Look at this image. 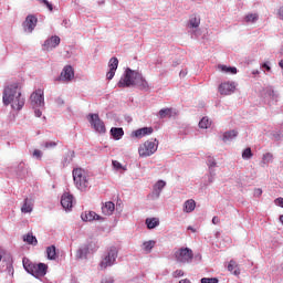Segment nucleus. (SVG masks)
Instances as JSON below:
<instances>
[{"mask_svg":"<svg viewBox=\"0 0 283 283\" xmlns=\"http://www.w3.org/2000/svg\"><path fill=\"white\" fill-rule=\"evenodd\" d=\"M269 163H273V154L268 153L263 155L262 165H269Z\"/></svg>","mask_w":283,"mask_h":283,"instance_id":"nucleus-39","label":"nucleus"},{"mask_svg":"<svg viewBox=\"0 0 283 283\" xmlns=\"http://www.w3.org/2000/svg\"><path fill=\"white\" fill-rule=\"evenodd\" d=\"M187 230H188V231H191L192 233H196V229H195L193 227H191V226H189V227L187 228Z\"/></svg>","mask_w":283,"mask_h":283,"instance_id":"nucleus-57","label":"nucleus"},{"mask_svg":"<svg viewBox=\"0 0 283 283\" xmlns=\"http://www.w3.org/2000/svg\"><path fill=\"white\" fill-rule=\"evenodd\" d=\"M56 145H59V143H56V142H43L41 144V147H43L44 149H54V147H56Z\"/></svg>","mask_w":283,"mask_h":283,"instance_id":"nucleus-38","label":"nucleus"},{"mask_svg":"<svg viewBox=\"0 0 283 283\" xmlns=\"http://www.w3.org/2000/svg\"><path fill=\"white\" fill-rule=\"evenodd\" d=\"M179 283H191V281H189V279H182L179 281Z\"/></svg>","mask_w":283,"mask_h":283,"instance_id":"nucleus-58","label":"nucleus"},{"mask_svg":"<svg viewBox=\"0 0 283 283\" xmlns=\"http://www.w3.org/2000/svg\"><path fill=\"white\" fill-rule=\"evenodd\" d=\"M46 258L48 260H56V247L50 245L46 248Z\"/></svg>","mask_w":283,"mask_h":283,"instance_id":"nucleus-26","label":"nucleus"},{"mask_svg":"<svg viewBox=\"0 0 283 283\" xmlns=\"http://www.w3.org/2000/svg\"><path fill=\"white\" fill-rule=\"evenodd\" d=\"M274 205H276V207H282L283 208V198L282 197L276 198L274 200Z\"/></svg>","mask_w":283,"mask_h":283,"instance_id":"nucleus-47","label":"nucleus"},{"mask_svg":"<svg viewBox=\"0 0 283 283\" xmlns=\"http://www.w3.org/2000/svg\"><path fill=\"white\" fill-rule=\"evenodd\" d=\"M90 253V245L83 244L78 248L76 252V259L77 260H85L87 259V254Z\"/></svg>","mask_w":283,"mask_h":283,"instance_id":"nucleus-21","label":"nucleus"},{"mask_svg":"<svg viewBox=\"0 0 283 283\" xmlns=\"http://www.w3.org/2000/svg\"><path fill=\"white\" fill-rule=\"evenodd\" d=\"M187 74V71H180V73H179V76L181 77V78H185V75Z\"/></svg>","mask_w":283,"mask_h":283,"instance_id":"nucleus-56","label":"nucleus"},{"mask_svg":"<svg viewBox=\"0 0 283 283\" xmlns=\"http://www.w3.org/2000/svg\"><path fill=\"white\" fill-rule=\"evenodd\" d=\"M272 136H273L274 140H281L282 139V133L276 132V133H273Z\"/></svg>","mask_w":283,"mask_h":283,"instance_id":"nucleus-48","label":"nucleus"},{"mask_svg":"<svg viewBox=\"0 0 283 283\" xmlns=\"http://www.w3.org/2000/svg\"><path fill=\"white\" fill-rule=\"evenodd\" d=\"M150 134H154V128L151 127H143L133 132V136H135V138H143L145 136H150Z\"/></svg>","mask_w":283,"mask_h":283,"instance_id":"nucleus-18","label":"nucleus"},{"mask_svg":"<svg viewBox=\"0 0 283 283\" xmlns=\"http://www.w3.org/2000/svg\"><path fill=\"white\" fill-rule=\"evenodd\" d=\"M61 43V38L59 35H52L51 38L46 39L43 43V50L50 51L57 48Z\"/></svg>","mask_w":283,"mask_h":283,"instance_id":"nucleus-14","label":"nucleus"},{"mask_svg":"<svg viewBox=\"0 0 283 283\" xmlns=\"http://www.w3.org/2000/svg\"><path fill=\"white\" fill-rule=\"evenodd\" d=\"M189 30H192V34H196L198 28H200V18L192 15L188 21Z\"/></svg>","mask_w":283,"mask_h":283,"instance_id":"nucleus-19","label":"nucleus"},{"mask_svg":"<svg viewBox=\"0 0 283 283\" xmlns=\"http://www.w3.org/2000/svg\"><path fill=\"white\" fill-rule=\"evenodd\" d=\"M40 3H44L46 6V8L50 10V12H52V10H54V8L52 7V3H50V1L48 0H39Z\"/></svg>","mask_w":283,"mask_h":283,"instance_id":"nucleus-45","label":"nucleus"},{"mask_svg":"<svg viewBox=\"0 0 283 283\" xmlns=\"http://www.w3.org/2000/svg\"><path fill=\"white\" fill-rule=\"evenodd\" d=\"M218 69L226 74H238V69L235 66L219 65Z\"/></svg>","mask_w":283,"mask_h":283,"instance_id":"nucleus-27","label":"nucleus"},{"mask_svg":"<svg viewBox=\"0 0 283 283\" xmlns=\"http://www.w3.org/2000/svg\"><path fill=\"white\" fill-rule=\"evenodd\" d=\"M2 259H3V256L0 254V262H1Z\"/></svg>","mask_w":283,"mask_h":283,"instance_id":"nucleus-61","label":"nucleus"},{"mask_svg":"<svg viewBox=\"0 0 283 283\" xmlns=\"http://www.w3.org/2000/svg\"><path fill=\"white\" fill-rule=\"evenodd\" d=\"M55 103H56V105H59V107L65 105V101H63L61 97H57V98L55 99Z\"/></svg>","mask_w":283,"mask_h":283,"instance_id":"nucleus-49","label":"nucleus"},{"mask_svg":"<svg viewBox=\"0 0 283 283\" xmlns=\"http://www.w3.org/2000/svg\"><path fill=\"white\" fill-rule=\"evenodd\" d=\"M260 19V15L258 13H248L244 17L245 23H255Z\"/></svg>","mask_w":283,"mask_h":283,"instance_id":"nucleus-31","label":"nucleus"},{"mask_svg":"<svg viewBox=\"0 0 283 283\" xmlns=\"http://www.w3.org/2000/svg\"><path fill=\"white\" fill-rule=\"evenodd\" d=\"M144 247V251H147L148 253L151 251V249H154V247H156V241H146L143 243Z\"/></svg>","mask_w":283,"mask_h":283,"instance_id":"nucleus-35","label":"nucleus"},{"mask_svg":"<svg viewBox=\"0 0 283 283\" xmlns=\"http://www.w3.org/2000/svg\"><path fill=\"white\" fill-rule=\"evenodd\" d=\"M111 136H113L115 140H120V138L125 136V130L120 127H113L111 128Z\"/></svg>","mask_w":283,"mask_h":283,"instance_id":"nucleus-22","label":"nucleus"},{"mask_svg":"<svg viewBox=\"0 0 283 283\" xmlns=\"http://www.w3.org/2000/svg\"><path fill=\"white\" fill-rule=\"evenodd\" d=\"M263 70H266V72H271V65H269V62H264L262 64Z\"/></svg>","mask_w":283,"mask_h":283,"instance_id":"nucleus-51","label":"nucleus"},{"mask_svg":"<svg viewBox=\"0 0 283 283\" xmlns=\"http://www.w3.org/2000/svg\"><path fill=\"white\" fill-rule=\"evenodd\" d=\"M218 279L216 277H203L201 279V283H218Z\"/></svg>","mask_w":283,"mask_h":283,"instance_id":"nucleus-42","label":"nucleus"},{"mask_svg":"<svg viewBox=\"0 0 283 283\" xmlns=\"http://www.w3.org/2000/svg\"><path fill=\"white\" fill-rule=\"evenodd\" d=\"M235 92V82H223L219 85L221 96H231Z\"/></svg>","mask_w":283,"mask_h":283,"instance_id":"nucleus-11","label":"nucleus"},{"mask_svg":"<svg viewBox=\"0 0 283 283\" xmlns=\"http://www.w3.org/2000/svg\"><path fill=\"white\" fill-rule=\"evenodd\" d=\"M280 222L283 223V214L280 217Z\"/></svg>","mask_w":283,"mask_h":283,"instance_id":"nucleus-60","label":"nucleus"},{"mask_svg":"<svg viewBox=\"0 0 283 283\" xmlns=\"http://www.w3.org/2000/svg\"><path fill=\"white\" fill-rule=\"evenodd\" d=\"M167 187V182L165 180H158L154 187L151 193L148 195V198L150 200H158L160 198V193H163V190Z\"/></svg>","mask_w":283,"mask_h":283,"instance_id":"nucleus-10","label":"nucleus"},{"mask_svg":"<svg viewBox=\"0 0 283 283\" xmlns=\"http://www.w3.org/2000/svg\"><path fill=\"white\" fill-rule=\"evenodd\" d=\"M24 242H28V244H32L33 247H36V244H39L36 237L32 235L31 233H28L24 237Z\"/></svg>","mask_w":283,"mask_h":283,"instance_id":"nucleus-33","label":"nucleus"},{"mask_svg":"<svg viewBox=\"0 0 283 283\" xmlns=\"http://www.w3.org/2000/svg\"><path fill=\"white\" fill-rule=\"evenodd\" d=\"M174 258L178 264H191L193 262V250L189 248L175 249Z\"/></svg>","mask_w":283,"mask_h":283,"instance_id":"nucleus-6","label":"nucleus"},{"mask_svg":"<svg viewBox=\"0 0 283 283\" xmlns=\"http://www.w3.org/2000/svg\"><path fill=\"white\" fill-rule=\"evenodd\" d=\"M21 211L22 213H32V201H30V199H24Z\"/></svg>","mask_w":283,"mask_h":283,"instance_id":"nucleus-25","label":"nucleus"},{"mask_svg":"<svg viewBox=\"0 0 283 283\" xmlns=\"http://www.w3.org/2000/svg\"><path fill=\"white\" fill-rule=\"evenodd\" d=\"M160 224V221L157 218L146 219L147 229H156Z\"/></svg>","mask_w":283,"mask_h":283,"instance_id":"nucleus-30","label":"nucleus"},{"mask_svg":"<svg viewBox=\"0 0 283 283\" xmlns=\"http://www.w3.org/2000/svg\"><path fill=\"white\" fill-rule=\"evenodd\" d=\"M213 180H216V170L209 171L208 184H206V185H211L213 182Z\"/></svg>","mask_w":283,"mask_h":283,"instance_id":"nucleus-40","label":"nucleus"},{"mask_svg":"<svg viewBox=\"0 0 283 283\" xmlns=\"http://www.w3.org/2000/svg\"><path fill=\"white\" fill-rule=\"evenodd\" d=\"M24 168H25V164L20 163L19 166H18L19 171H23Z\"/></svg>","mask_w":283,"mask_h":283,"instance_id":"nucleus-54","label":"nucleus"},{"mask_svg":"<svg viewBox=\"0 0 283 283\" xmlns=\"http://www.w3.org/2000/svg\"><path fill=\"white\" fill-rule=\"evenodd\" d=\"M242 158L243 160H251L253 158V153L251 151V148L248 147L242 151Z\"/></svg>","mask_w":283,"mask_h":283,"instance_id":"nucleus-37","label":"nucleus"},{"mask_svg":"<svg viewBox=\"0 0 283 283\" xmlns=\"http://www.w3.org/2000/svg\"><path fill=\"white\" fill-rule=\"evenodd\" d=\"M23 269L33 277H44L48 274V264L45 263H33L29 259H23L22 261Z\"/></svg>","mask_w":283,"mask_h":283,"instance_id":"nucleus-3","label":"nucleus"},{"mask_svg":"<svg viewBox=\"0 0 283 283\" xmlns=\"http://www.w3.org/2000/svg\"><path fill=\"white\" fill-rule=\"evenodd\" d=\"M109 71L106 73V78L112 81L116 75V70H118V57H112L108 62Z\"/></svg>","mask_w":283,"mask_h":283,"instance_id":"nucleus-16","label":"nucleus"},{"mask_svg":"<svg viewBox=\"0 0 283 283\" xmlns=\"http://www.w3.org/2000/svg\"><path fill=\"white\" fill-rule=\"evenodd\" d=\"M117 87H137L142 92H149V90H151L149 82L143 77V73L134 71L129 67L125 70L124 74L117 83Z\"/></svg>","mask_w":283,"mask_h":283,"instance_id":"nucleus-1","label":"nucleus"},{"mask_svg":"<svg viewBox=\"0 0 283 283\" xmlns=\"http://www.w3.org/2000/svg\"><path fill=\"white\" fill-rule=\"evenodd\" d=\"M116 209V205L112 201H107L102 206V213L104 216H112Z\"/></svg>","mask_w":283,"mask_h":283,"instance_id":"nucleus-20","label":"nucleus"},{"mask_svg":"<svg viewBox=\"0 0 283 283\" xmlns=\"http://www.w3.org/2000/svg\"><path fill=\"white\" fill-rule=\"evenodd\" d=\"M61 206L63 209H65V211H72V208L74 207V196L65 192L62 196Z\"/></svg>","mask_w":283,"mask_h":283,"instance_id":"nucleus-15","label":"nucleus"},{"mask_svg":"<svg viewBox=\"0 0 283 283\" xmlns=\"http://www.w3.org/2000/svg\"><path fill=\"white\" fill-rule=\"evenodd\" d=\"M211 126V122L207 118L203 117L200 122H199V127L201 129H209V127Z\"/></svg>","mask_w":283,"mask_h":283,"instance_id":"nucleus-36","label":"nucleus"},{"mask_svg":"<svg viewBox=\"0 0 283 283\" xmlns=\"http://www.w3.org/2000/svg\"><path fill=\"white\" fill-rule=\"evenodd\" d=\"M228 271L232 273L233 275H240V269L238 268V263L235 261L231 260L228 264Z\"/></svg>","mask_w":283,"mask_h":283,"instance_id":"nucleus-24","label":"nucleus"},{"mask_svg":"<svg viewBox=\"0 0 283 283\" xmlns=\"http://www.w3.org/2000/svg\"><path fill=\"white\" fill-rule=\"evenodd\" d=\"M279 18L283 21V7L279 9Z\"/></svg>","mask_w":283,"mask_h":283,"instance_id":"nucleus-55","label":"nucleus"},{"mask_svg":"<svg viewBox=\"0 0 283 283\" xmlns=\"http://www.w3.org/2000/svg\"><path fill=\"white\" fill-rule=\"evenodd\" d=\"M260 196H262V189L261 188L254 189V197L260 198Z\"/></svg>","mask_w":283,"mask_h":283,"instance_id":"nucleus-50","label":"nucleus"},{"mask_svg":"<svg viewBox=\"0 0 283 283\" xmlns=\"http://www.w3.org/2000/svg\"><path fill=\"white\" fill-rule=\"evenodd\" d=\"M3 105H11L15 112H21L25 105V97L21 94V84L13 83L4 87L2 95Z\"/></svg>","mask_w":283,"mask_h":283,"instance_id":"nucleus-2","label":"nucleus"},{"mask_svg":"<svg viewBox=\"0 0 283 283\" xmlns=\"http://www.w3.org/2000/svg\"><path fill=\"white\" fill-rule=\"evenodd\" d=\"M88 123L97 132L98 134H105L106 128H105V123L102 122L101 117L98 114H88Z\"/></svg>","mask_w":283,"mask_h":283,"instance_id":"nucleus-9","label":"nucleus"},{"mask_svg":"<svg viewBox=\"0 0 283 283\" xmlns=\"http://www.w3.org/2000/svg\"><path fill=\"white\" fill-rule=\"evenodd\" d=\"M101 283H114V277H105V279H103L102 280V282Z\"/></svg>","mask_w":283,"mask_h":283,"instance_id":"nucleus-52","label":"nucleus"},{"mask_svg":"<svg viewBox=\"0 0 283 283\" xmlns=\"http://www.w3.org/2000/svg\"><path fill=\"white\" fill-rule=\"evenodd\" d=\"M113 167L114 169H117V170L123 169V165L117 160H113Z\"/></svg>","mask_w":283,"mask_h":283,"instance_id":"nucleus-46","label":"nucleus"},{"mask_svg":"<svg viewBox=\"0 0 283 283\" xmlns=\"http://www.w3.org/2000/svg\"><path fill=\"white\" fill-rule=\"evenodd\" d=\"M74 78V69L71 65L63 67L57 81L70 82Z\"/></svg>","mask_w":283,"mask_h":283,"instance_id":"nucleus-13","label":"nucleus"},{"mask_svg":"<svg viewBox=\"0 0 283 283\" xmlns=\"http://www.w3.org/2000/svg\"><path fill=\"white\" fill-rule=\"evenodd\" d=\"M83 222H94V220H103V217L96 214L94 211H85L81 214Z\"/></svg>","mask_w":283,"mask_h":283,"instance_id":"nucleus-17","label":"nucleus"},{"mask_svg":"<svg viewBox=\"0 0 283 283\" xmlns=\"http://www.w3.org/2000/svg\"><path fill=\"white\" fill-rule=\"evenodd\" d=\"M279 66L281 67V70H283V60L279 62Z\"/></svg>","mask_w":283,"mask_h":283,"instance_id":"nucleus-59","label":"nucleus"},{"mask_svg":"<svg viewBox=\"0 0 283 283\" xmlns=\"http://www.w3.org/2000/svg\"><path fill=\"white\" fill-rule=\"evenodd\" d=\"M171 114H174V108H161L158 116L159 118H171Z\"/></svg>","mask_w":283,"mask_h":283,"instance_id":"nucleus-28","label":"nucleus"},{"mask_svg":"<svg viewBox=\"0 0 283 283\" xmlns=\"http://www.w3.org/2000/svg\"><path fill=\"white\" fill-rule=\"evenodd\" d=\"M238 137V130H229L223 134V142L228 143V140H233V138Z\"/></svg>","mask_w":283,"mask_h":283,"instance_id":"nucleus-29","label":"nucleus"},{"mask_svg":"<svg viewBox=\"0 0 283 283\" xmlns=\"http://www.w3.org/2000/svg\"><path fill=\"white\" fill-rule=\"evenodd\" d=\"M209 171H216V167H218V163L213 157H209L207 160Z\"/></svg>","mask_w":283,"mask_h":283,"instance_id":"nucleus-34","label":"nucleus"},{"mask_svg":"<svg viewBox=\"0 0 283 283\" xmlns=\"http://www.w3.org/2000/svg\"><path fill=\"white\" fill-rule=\"evenodd\" d=\"M39 19H36L34 15H28L22 24L24 32H27L28 34H32V32H34V29L36 28Z\"/></svg>","mask_w":283,"mask_h":283,"instance_id":"nucleus-12","label":"nucleus"},{"mask_svg":"<svg viewBox=\"0 0 283 283\" xmlns=\"http://www.w3.org/2000/svg\"><path fill=\"white\" fill-rule=\"evenodd\" d=\"M30 101L36 118H41V116L43 115V112L41 109H45V97L43 90L39 88L33 92L30 96Z\"/></svg>","mask_w":283,"mask_h":283,"instance_id":"nucleus-4","label":"nucleus"},{"mask_svg":"<svg viewBox=\"0 0 283 283\" xmlns=\"http://www.w3.org/2000/svg\"><path fill=\"white\" fill-rule=\"evenodd\" d=\"M32 156L33 158H36V160H41V158H43V151H41L40 149H35L33 150Z\"/></svg>","mask_w":283,"mask_h":283,"instance_id":"nucleus-41","label":"nucleus"},{"mask_svg":"<svg viewBox=\"0 0 283 283\" xmlns=\"http://www.w3.org/2000/svg\"><path fill=\"white\" fill-rule=\"evenodd\" d=\"M158 151V139H149L145 142L138 148V154L142 158H147L149 156H154Z\"/></svg>","mask_w":283,"mask_h":283,"instance_id":"nucleus-7","label":"nucleus"},{"mask_svg":"<svg viewBox=\"0 0 283 283\" xmlns=\"http://www.w3.org/2000/svg\"><path fill=\"white\" fill-rule=\"evenodd\" d=\"M196 209V201L193 199H189L184 203V211L186 213H191Z\"/></svg>","mask_w":283,"mask_h":283,"instance_id":"nucleus-23","label":"nucleus"},{"mask_svg":"<svg viewBox=\"0 0 283 283\" xmlns=\"http://www.w3.org/2000/svg\"><path fill=\"white\" fill-rule=\"evenodd\" d=\"M185 275V271L182 270H176L172 272V277H182Z\"/></svg>","mask_w":283,"mask_h":283,"instance_id":"nucleus-44","label":"nucleus"},{"mask_svg":"<svg viewBox=\"0 0 283 283\" xmlns=\"http://www.w3.org/2000/svg\"><path fill=\"white\" fill-rule=\"evenodd\" d=\"M212 224H220V218L213 217L212 218Z\"/></svg>","mask_w":283,"mask_h":283,"instance_id":"nucleus-53","label":"nucleus"},{"mask_svg":"<svg viewBox=\"0 0 283 283\" xmlns=\"http://www.w3.org/2000/svg\"><path fill=\"white\" fill-rule=\"evenodd\" d=\"M72 160H74V151L73 150H69L63 159V165L64 167L70 165V163H72Z\"/></svg>","mask_w":283,"mask_h":283,"instance_id":"nucleus-32","label":"nucleus"},{"mask_svg":"<svg viewBox=\"0 0 283 283\" xmlns=\"http://www.w3.org/2000/svg\"><path fill=\"white\" fill-rule=\"evenodd\" d=\"M118 258V248L111 247L106 255L99 263L101 269H107V266H114L116 264V259Z\"/></svg>","mask_w":283,"mask_h":283,"instance_id":"nucleus-8","label":"nucleus"},{"mask_svg":"<svg viewBox=\"0 0 283 283\" xmlns=\"http://www.w3.org/2000/svg\"><path fill=\"white\" fill-rule=\"evenodd\" d=\"M86 245L90 247V253H94V251L98 249V247L94 242L86 243Z\"/></svg>","mask_w":283,"mask_h":283,"instance_id":"nucleus-43","label":"nucleus"},{"mask_svg":"<svg viewBox=\"0 0 283 283\" xmlns=\"http://www.w3.org/2000/svg\"><path fill=\"white\" fill-rule=\"evenodd\" d=\"M73 180L76 189L80 191H87V189H90V179L87 178V172H85L84 169H73Z\"/></svg>","mask_w":283,"mask_h":283,"instance_id":"nucleus-5","label":"nucleus"}]
</instances>
